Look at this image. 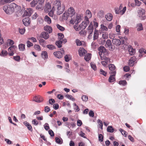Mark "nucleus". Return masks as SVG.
<instances>
[{"mask_svg": "<svg viewBox=\"0 0 146 146\" xmlns=\"http://www.w3.org/2000/svg\"><path fill=\"white\" fill-rule=\"evenodd\" d=\"M127 83L126 81L125 80H121L119 82V84L123 86H125L126 85Z\"/></svg>", "mask_w": 146, "mask_h": 146, "instance_id": "a18cd8bd", "label": "nucleus"}, {"mask_svg": "<svg viewBox=\"0 0 146 146\" xmlns=\"http://www.w3.org/2000/svg\"><path fill=\"white\" fill-rule=\"evenodd\" d=\"M87 32L89 34H92L94 30L93 24L92 23H90L87 28Z\"/></svg>", "mask_w": 146, "mask_h": 146, "instance_id": "2eb2a0df", "label": "nucleus"}, {"mask_svg": "<svg viewBox=\"0 0 146 146\" xmlns=\"http://www.w3.org/2000/svg\"><path fill=\"white\" fill-rule=\"evenodd\" d=\"M100 73L102 74L104 76H106L107 74V72L105 71L102 69H100Z\"/></svg>", "mask_w": 146, "mask_h": 146, "instance_id": "680f3d73", "label": "nucleus"}, {"mask_svg": "<svg viewBox=\"0 0 146 146\" xmlns=\"http://www.w3.org/2000/svg\"><path fill=\"white\" fill-rule=\"evenodd\" d=\"M76 42L78 46H80L82 45L85 44V42L84 41H81L79 39H77L76 40Z\"/></svg>", "mask_w": 146, "mask_h": 146, "instance_id": "5701e85b", "label": "nucleus"}, {"mask_svg": "<svg viewBox=\"0 0 146 146\" xmlns=\"http://www.w3.org/2000/svg\"><path fill=\"white\" fill-rule=\"evenodd\" d=\"M43 4H39L37 5L36 7V9H43V6L42 5Z\"/></svg>", "mask_w": 146, "mask_h": 146, "instance_id": "3c124183", "label": "nucleus"}, {"mask_svg": "<svg viewBox=\"0 0 146 146\" xmlns=\"http://www.w3.org/2000/svg\"><path fill=\"white\" fill-rule=\"evenodd\" d=\"M112 44L111 41L109 40L108 39L107 40L106 43L105 44V46L106 47L110 48Z\"/></svg>", "mask_w": 146, "mask_h": 146, "instance_id": "c9c22d12", "label": "nucleus"}, {"mask_svg": "<svg viewBox=\"0 0 146 146\" xmlns=\"http://www.w3.org/2000/svg\"><path fill=\"white\" fill-rule=\"evenodd\" d=\"M128 51L131 55H133L135 53V50L131 47L129 48Z\"/></svg>", "mask_w": 146, "mask_h": 146, "instance_id": "473e14b6", "label": "nucleus"}, {"mask_svg": "<svg viewBox=\"0 0 146 146\" xmlns=\"http://www.w3.org/2000/svg\"><path fill=\"white\" fill-rule=\"evenodd\" d=\"M43 100V99L42 97L39 96L35 97L34 98V100L35 102L38 103L42 102Z\"/></svg>", "mask_w": 146, "mask_h": 146, "instance_id": "a211bd4d", "label": "nucleus"}, {"mask_svg": "<svg viewBox=\"0 0 146 146\" xmlns=\"http://www.w3.org/2000/svg\"><path fill=\"white\" fill-rule=\"evenodd\" d=\"M122 4H121L120 5L119 8H116L115 9V13L117 14H120L121 15H123L126 11V7H123V9L121 10L122 9Z\"/></svg>", "mask_w": 146, "mask_h": 146, "instance_id": "20e7f679", "label": "nucleus"}, {"mask_svg": "<svg viewBox=\"0 0 146 146\" xmlns=\"http://www.w3.org/2000/svg\"><path fill=\"white\" fill-rule=\"evenodd\" d=\"M3 9L5 13L8 15H11L14 12L17 13L21 11V7L15 3H12L10 4L3 6Z\"/></svg>", "mask_w": 146, "mask_h": 146, "instance_id": "f257e3e1", "label": "nucleus"}, {"mask_svg": "<svg viewBox=\"0 0 146 146\" xmlns=\"http://www.w3.org/2000/svg\"><path fill=\"white\" fill-rule=\"evenodd\" d=\"M17 49V47L15 45H12L8 49V51H12L15 52L16 51Z\"/></svg>", "mask_w": 146, "mask_h": 146, "instance_id": "6ab92c4d", "label": "nucleus"}, {"mask_svg": "<svg viewBox=\"0 0 146 146\" xmlns=\"http://www.w3.org/2000/svg\"><path fill=\"white\" fill-rule=\"evenodd\" d=\"M44 30L49 32V33H51L52 32V27L48 26H46L44 27Z\"/></svg>", "mask_w": 146, "mask_h": 146, "instance_id": "a878e982", "label": "nucleus"}, {"mask_svg": "<svg viewBox=\"0 0 146 146\" xmlns=\"http://www.w3.org/2000/svg\"><path fill=\"white\" fill-rule=\"evenodd\" d=\"M24 125L27 127L28 129L31 131H32V127L31 125L27 121H25L23 123Z\"/></svg>", "mask_w": 146, "mask_h": 146, "instance_id": "393cba45", "label": "nucleus"}, {"mask_svg": "<svg viewBox=\"0 0 146 146\" xmlns=\"http://www.w3.org/2000/svg\"><path fill=\"white\" fill-rule=\"evenodd\" d=\"M102 37L104 39H107L108 37V34L107 33H103L102 34Z\"/></svg>", "mask_w": 146, "mask_h": 146, "instance_id": "4d7b16f0", "label": "nucleus"}, {"mask_svg": "<svg viewBox=\"0 0 146 146\" xmlns=\"http://www.w3.org/2000/svg\"><path fill=\"white\" fill-rule=\"evenodd\" d=\"M107 131L110 133H112L114 131V129L111 126H109L107 128Z\"/></svg>", "mask_w": 146, "mask_h": 146, "instance_id": "37998d69", "label": "nucleus"}, {"mask_svg": "<svg viewBox=\"0 0 146 146\" xmlns=\"http://www.w3.org/2000/svg\"><path fill=\"white\" fill-rule=\"evenodd\" d=\"M115 35L113 33H110L109 34V38L110 39H113L115 38Z\"/></svg>", "mask_w": 146, "mask_h": 146, "instance_id": "338daca9", "label": "nucleus"}, {"mask_svg": "<svg viewBox=\"0 0 146 146\" xmlns=\"http://www.w3.org/2000/svg\"><path fill=\"white\" fill-rule=\"evenodd\" d=\"M116 73V72L115 71H113L110 72V74H112V75H110L109 78L108 80L109 82H112L115 81V75Z\"/></svg>", "mask_w": 146, "mask_h": 146, "instance_id": "0eeeda50", "label": "nucleus"}, {"mask_svg": "<svg viewBox=\"0 0 146 146\" xmlns=\"http://www.w3.org/2000/svg\"><path fill=\"white\" fill-rule=\"evenodd\" d=\"M47 47L49 49L52 50L55 48V47L52 45L49 44L47 45Z\"/></svg>", "mask_w": 146, "mask_h": 146, "instance_id": "bf43d9fd", "label": "nucleus"}, {"mask_svg": "<svg viewBox=\"0 0 146 146\" xmlns=\"http://www.w3.org/2000/svg\"><path fill=\"white\" fill-rule=\"evenodd\" d=\"M34 48L38 51L41 50V48L40 46L38 44H35L34 46Z\"/></svg>", "mask_w": 146, "mask_h": 146, "instance_id": "603ef678", "label": "nucleus"}, {"mask_svg": "<svg viewBox=\"0 0 146 146\" xmlns=\"http://www.w3.org/2000/svg\"><path fill=\"white\" fill-rule=\"evenodd\" d=\"M112 42L113 44L116 46H119L121 44V42L122 44H123L124 43V40H123L121 42L119 39L116 38H115L112 39Z\"/></svg>", "mask_w": 146, "mask_h": 146, "instance_id": "6e6552de", "label": "nucleus"}, {"mask_svg": "<svg viewBox=\"0 0 146 146\" xmlns=\"http://www.w3.org/2000/svg\"><path fill=\"white\" fill-rule=\"evenodd\" d=\"M100 57L101 60H104V61H106L107 63L108 64L110 62V59L109 58L106 57L104 56H102Z\"/></svg>", "mask_w": 146, "mask_h": 146, "instance_id": "c85d7f7f", "label": "nucleus"}, {"mask_svg": "<svg viewBox=\"0 0 146 146\" xmlns=\"http://www.w3.org/2000/svg\"><path fill=\"white\" fill-rule=\"evenodd\" d=\"M81 98L83 101L85 102L87 101L88 100V97L87 96L83 95L82 96Z\"/></svg>", "mask_w": 146, "mask_h": 146, "instance_id": "5fc2aeb1", "label": "nucleus"}, {"mask_svg": "<svg viewBox=\"0 0 146 146\" xmlns=\"http://www.w3.org/2000/svg\"><path fill=\"white\" fill-rule=\"evenodd\" d=\"M39 43L40 44L44 46L46 45L45 40L43 39H41L39 40Z\"/></svg>", "mask_w": 146, "mask_h": 146, "instance_id": "c03bdc74", "label": "nucleus"}, {"mask_svg": "<svg viewBox=\"0 0 146 146\" xmlns=\"http://www.w3.org/2000/svg\"><path fill=\"white\" fill-rule=\"evenodd\" d=\"M99 140L101 142H102L103 141V137L102 134H100L98 136Z\"/></svg>", "mask_w": 146, "mask_h": 146, "instance_id": "774afa93", "label": "nucleus"}, {"mask_svg": "<svg viewBox=\"0 0 146 146\" xmlns=\"http://www.w3.org/2000/svg\"><path fill=\"white\" fill-rule=\"evenodd\" d=\"M14 44V42L11 39H8L7 41V44L8 46H9Z\"/></svg>", "mask_w": 146, "mask_h": 146, "instance_id": "f704fd0d", "label": "nucleus"}, {"mask_svg": "<svg viewBox=\"0 0 146 146\" xmlns=\"http://www.w3.org/2000/svg\"><path fill=\"white\" fill-rule=\"evenodd\" d=\"M56 142L59 144H61L62 143V140L61 138H59L58 137L55 138Z\"/></svg>", "mask_w": 146, "mask_h": 146, "instance_id": "4c0bfd02", "label": "nucleus"}, {"mask_svg": "<svg viewBox=\"0 0 146 146\" xmlns=\"http://www.w3.org/2000/svg\"><path fill=\"white\" fill-rule=\"evenodd\" d=\"M135 59L134 57H131L129 60L128 63L129 65L131 66H133L134 64Z\"/></svg>", "mask_w": 146, "mask_h": 146, "instance_id": "4be33fe9", "label": "nucleus"}, {"mask_svg": "<svg viewBox=\"0 0 146 146\" xmlns=\"http://www.w3.org/2000/svg\"><path fill=\"white\" fill-rule=\"evenodd\" d=\"M64 50L62 49V52L60 51L55 52L54 53V55L56 58H60L62 56V53H64Z\"/></svg>", "mask_w": 146, "mask_h": 146, "instance_id": "9d476101", "label": "nucleus"}, {"mask_svg": "<svg viewBox=\"0 0 146 146\" xmlns=\"http://www.w3.org/2000/svg\"><path fill=\"white\" fill-rule=\"evenodd\" d=\"M66 97L67 98L71 100L72 101H74L75 100V99L72 97V96L70 95H66Z\"/></svg>", "mask_w": 146, "mask_h": 146, "instance_id": "13d9d810", "label": "nucleus"}, {"mask_svg": "<svg viewBox=\"0 0 146 146\" xmlns=\"http://www.w3.org/2000/svg\"><path fill=\"white\" fill-rule=\"evenodd\" d=\"M25 30L24 28H19V33L22 35H23L25 32Z\"/></svg>", "mask_w": 146, "mask_h": 146, "instance_id": "e2e57ef3", "label": "nucleus"}, {"mask_svg": "<svg viewBox=\"0 0 146 146\" xmlns=\"http://www.w3.org/2000/svg\"><path fill=\"white\" fill-rule=\"evenodd\" d=\"M33 12V9L31 8H29L25 11L24 15L27 16H30L31 15Z\"/></svg>", "mask_w": 146, "mask_h": 146, "instance_id": "9b49d317", "label": "nucleus"}, {"mask_svg": "<svg viewBox=\"0 0 146 146\" xmlns=\"http://www.w3.org/2000/svg\"><path fill=\"white\" fill-rule=\"evenodd\" d=\"M145 10L143 9H141L139 10L138 11V16L139 17H141L145 14Z\"/></svg>", "mask_w": 146, "mask_h": 146, "instance_id": "412c9836", "label": "nucleus"}, {"mask_svg": "<svg viewBox=\"0 0 146 146\" xmlns=\"http://www.w3.org/2000/svg\"><path fill=\"white\" fill-rule=\"evenodd\" d=\"M91 54L90 53H88L86 54L84 57V59L86 61H88L91 58Z\"/></svg>", "mask_w": 146, "mask_h": 146, "instance_id": "2f4dec72", "label": "nucleus"}, {"mask_svg": "<svg viewBox=\"0 0 146 146\" xmlns=\"http://www.w3.org/2000/svg\"><path fill=\"white\" fill-rule=\"evenodd\" d=\"M8 54L7 51L3 50L0 54V55L1 56H6Z\"/></svg>", "mask_w": 146, "mask_h": 146, "instance_id": "a19ab883", "label": "nucleus"}, {"mask_svg": "<svg viewBox=\"0 0 146 146\" xmlns=\"http://www.w3.org/2000/svg\"><path fill=\"white\" fill-rule=\"evenodd\" d=\"M58 39L60 40H62L64 37V35L62 33H58Z\"/></svg>", "mask_w": 146, "mask_h": 146, "instance_id": "864d4df0", "label": "nucleus"}, {"mask_svg": "<svg viewBox=\"0 0 146 146\" xmlns=\"http://www.w3.org/2000/svg\"><path fill=\"white\" fill-rule=\"evenodd\" d=\"M113 16L110 13H108L105 16V18L109 21H111L112 19Z\"/></svg>", "mask_w": 146, "mask_h": 146, "instance_id": "aec40b11", "label": "nucleus"}, {"mask_svg": "<svg viewBox=\"0 0 146 146\" xmlns=\"http://www.w3.org/2000/svg\"><path fill=\"white\" fill-rule=\"evenodd\" d=\"M98 37V31L97 29H95L94 35L93 39L94 40L97 39Z\"/></svg>", "mask_w": 146, "mask_h": 146, "instance_id": "72a5a7b5", "label": "nucleus"}, {"mask_svg": "<svg viewBox=\"0 0 146 146\" xmlns=\"http://www.w3.org/2000/svg\"><path fill=\"white\" fill-rule=\"evenodd\" d=\"M137 30L138 31H140L143 29L142 25L141 23L138 24L137 25Z\"/></svg>", "mask_w": 146, "mask_h": 146, "instance_id": "79ce46f5", "label": "nucleus"}, {"mask_svg": "<svg viewBox=\"0 0 146 146\" xmlns=\"http://www.w3.org/2000/svg\"><path fill=\"white\" fill-rule=\"evenodd\" d=\"M38 0H33L30 3V5L31 7H35L38 3Z\"/></svg>", "mask_w": 146, "mask_h": 146, "instance_id": "cd10ccee", "label": "nucleus"}, {"mask_svg": "<svg viewBox=\"0 0 146 146\" xmlns=\"http://www.w3.org/2000/svg\"><path fill=\"white\" fill-rule=\"evenodd\" d=\"M99 54L100 57L107 54V51L106 48L103 46H100L98 49Z\"/></svg>", "mask_w": 146, "mask_h": 146, "instance_id": "39448f33", "label": "nucleus"}, {"mask_svg": "<svg viewBox=\"0 0 146 146\" xmlns=\"http://www.w3.org/2000/svg\"><path fill=\"white\" fill-rule=\"evenodd\" d=\"M44 22V20L41 17H39L38 19L37 23L39 24H42Z\"/></svg>", "mask_w": 146, "mask_h": 146, "instance_id": "0e129e2a", "label": "nucleus"}, {"mask_svg": "<svg viewBox=\"0 0 146 146\" xmlns=\"http://www.w3.org/2000/svg\"><path fill=\"white\" fill-rule=\"evenodd\" d=\"M23 24L25 26H28L30 24V18L28 17H26L23 20Z\"/></svg>", "mask_w": 146, "mask_h": 146, "instance_id": "ddd939ff", "label": "nucleus"}, {"mask_svg": "<svg viewBox=\"0 0 146 146\" xmlns=\"http://www.w3.org/2000/svg\"><path fill=\"white\" fill-rule=\"evenodd\" d=\"M51 9V5L50 4L49 2L46 3L44 6V11L48 12Z\"/></svg>", "mask_w": 146, "mask_h": 146, "instance_id": "f8f14e48", "label": "nucleus"}, {"mask_svg": "<svg viewBox=\"0 0 146 146\" xmlns=\"http://www.w3.org/2000/svg\"><path fill=\"white\" fill-rule=\"evenodd\" d=\"M56 27L57 28L61 31H63L65 29V28L63 27L60 25L58 24L56 25Z\"/></svg>", "mask_w": 146, "mask_h": 146, "instance_id": "09e8293b", "label": "nucleus"}, {"mask_svg": "<svg viewBox=\"0 0 146 146\" xmlns=\"http://www.w3.org/2000/svg\"><path fill=\"white\" fill-rule=\"evenodd\" d=\"M62 42L61 40H59L56 42V45L59 48H61L62 46Z\"/></svg>", "mask_w": 146, "mask_h": 146, "instance_id": "49530a36", "label": "nucleus"}, {"mask_svg": "<svg viewBox=\"0 0 146 146\" xmlns=\"http://www.w3.org/2000/svg\"><path fill=\"white\" fill-rule=\"evenodd\" d=\"M78 52L79 55L82 56L84 55L87 53V51L83 48H81L79 49Z\"/></svg>", "mask_w": 146, "mask_h": 146, "instance_id": "4468645a", "label": "nucleus"}, {"mask_svg": "<svg viewBox=\"0 0 146 146\" xmlns=\"http://www.w3.org/2000/svg\"><path fill=\"white\" fill-rule=\"evenodd\" d=\"M27 46L29 48L33 46V44L32 43L30 42L28 40L27 42Z\"/></svg>", "mask_w": 146, "mask_h": 146, "instance_id": "69168bd1", "label": "nucleus"}, {"mask_svg": "<svg viewBox=\"0 0 146 146\" xmlns=\"http://www.w3.org/2000/svg\"><path fill=\"white\" fill-rule=\"evenodd\" d=\"M119 131L121 133L122 135H124L125 137H126L127 135V133L126 131L123 130L121 128L119 129Z\"/></svg>", "mask_w": 146, "mask_h": 146, "instance_id": "de8ad7c7", "label": "nucleus"}, {"mask_svg": "<svg viewBox=\"0 0 146 146\" xmlns=\"http://www.w3.org/2000/svg\"><path fill=\"white\" fill-rule=\"evenodd\" d=\"M68 15L70 17H72L75 14V12L74 9L72 7H70L68 10Z\"/></svg>", "mask_w": 146, "mask_h": 146, "instance_id": "1a4fd4ad", "label": "nucleus"}, {"mask_svg": "<svg viewBox=\"0 0 146 146\" xmlns=\"http://www.w3.org/2000/svg\"><path fill=\"white\" fill-rule=\"evenodd\" d=\"M44 20L48 24L51 23V20L50 18L47 15H46L44 17Z\"/></svg>", "mask_w": 146, "mask_h": 146, "instance_id": "bb28decb", "label": "nucleus"}, {"mask_svg": "<svg viewBox=\"0 0 146 146\" xmlns=\"http://www.w3.org/2000/svg\"><path fill=\"white\" fill-rule=\"evenodd\" d=\"M90 66L91 68L94 71L97 70V68L96 64L93 62L90 63Z\"/></svg>", "mask_w": 146, "mask_h": 146, "instance_id": "ea45409f", "label": "nucleus"}, {"mask_svg": "<svg viewBox=\"0 0 146 146\" xmlns=\"http://www.w3.org/2000/svg\"><path fill=\"white\" fill-rule=\"evenodd\" d=\"M86 16L85 17V18H88H88H90L92 17V13L89 10H87L86 11Z\"/></svg>", "mask_w": 146, "mask_h": 146, "instance_id": "c756f323", "label": "nucleus"}, {"mask_svg": "<svg viewBox=\"0 0 146 146\" xmlns=\"http://www.w3.org/2000/svg\"><path fill=\"white\" fill-rule=\"evenodd\" d=\"M100 29L102 31H107L108 30V28L104 25L102 24L101 25Z\"/></svg>", "mask_w": 146, "mask_h": 146, "instance_id": "e433bc0d", "label": "nucleus"}, {"mask_svg": "<svg viewBox=\"0 0 146 146\" xmlns=\"http://www.w3.org/2000/svg\"><path fill=\"white\" fill-rule=\"evenodd\" d=\"M42 57L44 60L47 59L48 56L47 52L46 51H43L41 53Z\"/></svg>", "mask_w": 146, "mask_h": 146, "instance_id": "b1692460", "label": "nucleus"}, {"mask_svg": "<svg viewBox=\"0 0 146 146\" xmlns=\"http://www.w3.org/2000/svg\"><path fill=\"white\" fill-rule=\"evenodd\" d=\"M97 122L99 123V125L100 126V127L101 129H102L103 124L102 121L100 119H98L97 120Z\"/></svg>", "mask_w": 146, "mask_h": 146, "instance_id": "052dcab7", "label": "nucleus"}, {"mask_svg": "<svg viewBox=\"0 0 146 146\" xmlns=\"http://www.w3.org/2000/svg\"><path fill=\"white\" fill-rule=\"evenodd\" d=\"M25 45L23 44H20L19 45V48L20 51H24L25 50Z\"/></svg>", "mask_w": 146, "mask_h": 146, "instance_id": "7c9ffc66", "label": "nucleus"}, {"mask_svg": "<svg viewBox=\"0 0 146 146\" xmlns=\"http://www.w3.org/2000/svg\"><path fill=\"white\" fill-rule=\"evenodd\" d=\"M41 37L45 39H47L49 37V35L48 33L46 32H42L40 34Z\"/></svg>", "mask_w": 146, "mask_h": 146, "instance_id": "f3484780", "label": "nucleus"}, {"mask_svg": "<svg viewBox=\"0 0 146 146\" xmlns=\"http://www.w3.org/2000/svg\"><path fill=\"white\" fill-rule=\"evenodd\" d=\"M109 68L110 70L111 71H115V70H114L115 69V66L113 64H109Z\"/></svg>", "mask_w": 146, "mask_h": 146, "instance_id": "58836bf2", "label": "nucleus"}, {"mask_svg": "<svg viewBox=\"0 0 146 146\" xmlns=\"http://www.w3.org/2000/svg\"><path fill=\"white\" fill-rule=\"evenodd\" d=\"M55 11L54 7H52L51 10L49 12L48 15L49 16L51 17H55V18H54V19L56 20L57 19V17L55 15H54V12Z\"/></svg>", "mask_w": 146, "mask_h": 146, "instance_id": "dca6fc26", "label": "nucleus"}, {"mask_svg": "<svg viewBox=\"0 0 146 146\" xmlns=\"http://www.w3.org/2000/svg\"><path fill=\"white\" fill-rule=\"evenodd\" d=\"M52 7L56 11L57 15H59L62 14L65 10L66 5L60 0H55L52 1Z\"/></svg>", "mask_w": 146, "mask_h": 146, "instance_id": "f03ea898", "label": "nucleus"}, {"mask_svg": "<svg viewBox=\"0 0 146 146\" xmlns=\"http://www.w3.org/2000/svg\"><path fill=\"white\" fill-rule=\"evenodd\" d=\"M68 17H69V16H68V15L67 12H65L63 14L62 17L64 19L67 20Z\"/></svg>", "mask_w": 146, "mask_h": 146, "instance_id": "8fccbe9b", "label": "nucleus"}, {"mask_svg": "<svg viewBox=\"0 0 146 146\" xmlns=\"http://www.w3.org/2000/svg\"><path fill=\"white\" fill-rule=\"evenodd\" d=\"M85 21H84L80 25V28L81 29H84L86 28L89 23V21L88 18H85Z\"/></svg>", "mask_w": 146, "mask_h": 146, "instance_id": "423d86ee", "label": "nucleus"}, {"mask_svg": "<svg viewBox=\"0 0 146 146\" xmlns=\"http://www.w3.org/2000/svg\"><path fill=\"white\" fill-rule=\"evenodd\" d=\"M73 105L74 106V109L76 111H79L80 110V109L78 106H77L75 103H74Z\"/></svg>", "mask_w": 146, "mask_h": 146, "instance_id": "6e6d98bb", "label": "nucleus"}, {"mask_svg": "<svg viewBox=\"0 0 146 146\" xmlns=\"http://www.w3.org/2000/svg\"><path fill=\"white\" fill-rule=\"evenodd\" d=\"M82 18V16L79 14L77 15L76 17H71L70 21V24L74 25H78L81 21Z\"/></svg>", "mask_w": 146, "mask_h": 146, "instance_id": "7ed1b4c3", "label": "nucleus"}]
</instances>
